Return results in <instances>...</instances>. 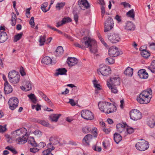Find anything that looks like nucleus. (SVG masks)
<instances>
[{
    "mask_svg": "<svg viewBox=\"0 0 155 155\" xmlns=\"http://www.w3.org/2000/svg\"><path fill=\"white\" fill-rule=\"evenodd\" d=\"M27 130L25 128H22L17 129L12 133L13 136L17 137L16 140L18 144H21L25 143L27 140L26 136Z\"/></svg>",
    "mask_w": 155,
    "mask_h": 155,
    "instance_id": "obj_1",
    "label": "nucleus"
},
{
    "mask_svg": "<svg viewBox=\"0 0 155 155\" xmlns=\"http://www.w3.org/2000/svg\"><path fill=\"white\" fill-rule=\"evenodd\" d=\"M152 94V91L150 88L149 90L143 91L137 96V100L140 104H147L150 101Z\"/></svg>",
    "mask_w": 155,
    "mask_h": 155,
    "instance_id": "obj_2",
    "label": "nucleus"
},
{
    "mask_svg": "<svg viewBox=\"0 0 155 155\" xmlns=\"http://www.w3.org/2000/svg\"><path fill=\"white\" fill-rule=\"evenodd\" d=\"M9 81L13 84L18 83L20 79V75L18 73L14 70L9 72L8 73Z\"/></svg>",
    "mask_w": 155,
    "mask_h": 155,
    "instance_id": "obj_3",
    "label": "nucleus"
},
{
    "mask_svg": "<svg viewBox=\"0 0 155 155\" xmlns=\"http://www.w3.org/2000/svg\"><path fill=\"white\" fill-rule=\"evenodd\" d=\"M120 79L118 76L110 78L107 81V84L108 87H114L120 86Z\"/></svg>",
    "mask_w": 155,
    "mask_h": 155,
    "instance_id": "obj_4",
    "label": "nucleus"
},
{
    "mask_svg": "<svg viewBox=\"0 0 155 155\" xmlns=\"http://www.w3.org/2000/svg\"><path fill=\"white\" fill-rule=\"evenodd\" d=\"M149 144L148 142L143 139L137 142L136 145V149L140 151H144L147 150L149 147Z\"/></svg>",
    "mask_w": 155,
    "mask_h": 155,
    "instance_id": "obj_5",
    "label": "nucleus"
},
{
    "mask_svg": "<svg viewBox=\"0 0 155 155\" xmlns=\"http://www.w3.org/2000/svg\"><path fill=\"white\" fill-rule=\"evenodd\" d=\"M81 45L78 43H75L74 45L76 47L81 48L82 49H85V47H88L90 44H91L90 41V38L87 37H84L83 39L81 41Z\"/></svg>",
    "mask_w": 155,
    "mask_h": 155,
    "instance_id": "obj_6",
    "label": "nucleus"
},
{
    "mask_svg": "<svg viewBox=\"0 0 155 155\" xmlns=\"http://www.w3.org/2000/svg\"><path fill=\"white\" fill-rule=\"evenodd\" d=\"M107 37L108 40L112 43H116L120 40V38L119 34L114 32L108 33Z\"/></svg>",
    "mask_w": 155,
    "mask_h": 155,
    "instance_id": "obj_7",
    "label": "nucleus"
},
{
    "mask_svg": "<svg viewBox=\"0 0 155 155\" xmlns=\"http://www.w3.org/2000/svg\"><path fill=\"white\" fill-rule=\"evenodd\" d=\"M129 115L130 118L134 120H137L142 117L141 113L139 110L134 109L130 111Z\"/></svg>",
    "mask_w": 155,
    "mask_h": 155,
    "instance_id": "obj_8",
    "label": "nucleus"
},
{
    "mask_svg": "<svg viewBox=\"0 0 155 155\" xmlns=\"http://www.w3.org/2000/svg\"><path fill=\"white\" fill-rule=\"evenodd\" d=\"M100 72L103 76H106L111 73V70L109 67H108L104 64H101L99 67Z\"/></svg>",
    "mask_w": 155,
    "mask_h": 155,
    "instance_id": "obj_9",
    "label": "nucleus"
},
{
    "mask_svg": "<svg viewBox=\"0 0 155 155\" xmlns=\"http://www.w3.org/2000/svg\"><path fill=\"white\" fill-rule=\"evenodd\" d=\"M18 99L15 97L10 98L8 101L9 108L12 110H14L18 106Z\"/></svg>",
    "mask_w": 155,
    "mask_h": 155,
    "instance_id": "obj_10",
    "label": "nucleus"
},
{
    "mask_svg": "<svg viewBox=\"0 0 155 155\" xmlns=\"http://www.w3.org/2000/svg\"><path fill=\"white\" fill-rule=\"evenodd\" d=\"M104 24V32H105L110 31L114 27V21L111 18H108L105 21Z\"/></svg>",
    "mask_w": 155,
    "mask_h": 155,
    "instance_id": "obj_11",
    "label": "nucleus"
},
{
    "mask_svg": "<svg viewBox=\"0 0 155 155\" xmlns=\"http://www.w3.org/2000/svg\"><path fill=\"white\" fill-rule=\"evenodd\" d=\"M81 115L82 118L86 120H91L94 118L93 114L88 110H82L81 112Z\"/></svg>",
    "mask_w": 155,
    "mask_h": 155,
    "instance_id": "obj_12",
    "label": "nucleus"
},
{
    "mask_svg": "<svg viewBox=\"0 0 155 155\" xmlns=\"http://www.w3.org/2000/svg\"><path fill=\"white\" fill-rule=\"evenodd\" d=\"M109 55L113 57H116L120 54H122V52H119L118 48L112 46L110 47L108 51Z\"/></svg>",
    "mask_w": 155,
    "mask_h": 155,
    "instance_id": "obj_13",
    "label": "nucleus"
},
{
    "mask_svg": "<svg viewBox=\"0 0 155 155\" xmlns=\"http://www.w3.org/2000/svg\"><path fill=\"white\" fill-rule=\"evenodd\" d=\"M111 103L106 101H100L98 104V106L102 112L106 114L109 106L110 105Z\"/></svg>",
    "mask_w": 155,
    "mask_h": 155,
    "instance_id": "obj_14",
    "label": "nucleus"
},
{
    "mask_svg": "<svg viewBox=\"0 0 155 155\" xmlns=\"http://www.w3.org/2000/svg\"><path fill=\"white\" fill-rule=\"evenodd\" d=\"M90 41L91 43V44H90L89 47L90 51L92 53L95 54L97 52L96 41L94 40H92L90 38Z\"/></svg>",
    "mask_w": 155,
    "mask_h": 155,
    "instance_id": "obj_15",
    "label": "nucleus"
},
{
    "mask_svg": "<svg viewBox=\"0 0 155 155\" xmlns=\"http://www.w3.org/2000/svg\"><path fill=\"white\" fill-rule=\"evenodd\" d=\"M78 5L82 10L88 9L90 8V5L87 0H81L78 2Z\"/></svg>",
    "mask_w": 155,
    "mask_h": 155,
    "instance_id": "obj_16",
    "label": "nucleus"
},
{
    "mask_svg": "<svg viewBox=\"0 0 155 155\" xmlns=\"http://www.w3.org/2000/svg\"><path fill=\"white\" fill-rule=\"evenodd\" d=\"M127 127H128V126L126 124H118L116 125V128L118 132L121 133L123 132H125V129Z\"/></svg>",
    "mask_w": 155,
    "mask_h": 155,
    "instance_id": "obj_17",
    "label": "nucleus"
},
{
    "mask_svg": "<svg viewBox=\"0 0 155 155\" xmlns=\"http://www.w3.org/2000/svg\"><path fill=\"white\" fill-rule=\"evenodd\" d=\"M71 21V19L69 17L64 18L61 21L56 22V23L57 24L56 26L58 28L66 23Z\"/></svg>",
    "mask_w": 155,
    "mask_h": 155,
    "instance_id": "obj_18",
    "label": "nucleus"
},
{
    "mask_svg": "<svg viewBox=\"0 0 155 155\" xmlns=\"http://www.w3.org/2000/svg\"><path fill=\"white\" fill-rule=\"evenodd\" d=\"M147 124L151 128H153L155 126V116H152L147 120Z\"/></svg>",
    "mask_w": 155,
    "mask_h": 155,
    "instance_id": "obj_19",
    "label": "nucleus"
},
{
    "mask_svg": "<svg viewBox=\"0 0 155 155\" xmlns=\"http://www.w3.org/2000/svg\"><path fill=\"white\" fill-rule=\"evenodd\" d=\"M138 74L140 78L141 79L147 78L148 76V74L144 69H141L138 72Z\"/></svg>",
    "mask_w": 155,
    "mask_h": 155,
    "instance_id": "obj_20",
    "label": "nucleus"
},
{
    "mask_svg": "<svg viewBox=\"0 0 155 155\" xmlns=\"http://www.w3.org/2000/svg\"><path fill=\"white\" fill-rule=\"evenodd\" d=\"M61 115V114H51L49 116V120L51 122H57Z\"/></svg>",
    "mask_w": 155,
    "mask_h": 155,
    "instance_id": "obj_21",
    "label": "nucleus"
},
{
    "mask_svg": "<svg viewBox=\"0 0 155 155\" xmlns=\"http://www.w3.org/2000/svg\"><path fill=\"white\" fill-rule=\"evenodd\" d=\"M67 63L69 66H73L77 63L78 60L75 58H68L67 59Z\"/></svg>",
    "mask_w": 155,
    "mask_h": 155,
    "instance_id": "obj_22",
    "label": "nucleus"
},
{
    "mask_svg": "<svg viewBox=\"0 0 155 155\" xmlns=\"http://www.w3.org/2000/svg\"><path fill=\"white\" fill-rule=\"evenodd\" d=\"M67 72V70L65 68H59L56 70V72L55 73L54 75L57 76L59 75H64L66 74Z\"/></svg>",
    "mask_w": 155,
    "mask_h": 155,
    "instance_id": "obj_23",
    "label": "nucleus"
},
{
    "mask_svg": "<svg viewBox=\"0 0 155 155\" xmlns=\"http://www.w3.org/2000/svg\"><path fill=\"white\" fill-rule=\"evenodd\" d=\"M7 35L6 33L4 31H0V43H2L5 42L7 39Z\"/></svg>",
    "mask_w": 155,
    "mask_h": 155,
    "instance_id": "obj_24",
    "label": "nucleus"
},
{
    "mask_svg": "<svg viewBox=\"0 0 155 155\" xmlns=\"http://www.w3.org/2000/svg\"><path fill=\"white\" fill-rule=\"evenodd\" d=\"M64 50L62 46H58L55 52V55L56 57L61 56L63 54Z\"/></svg>",
    "mask_w": 155,
    "mask_h": 155,
    "instance_id": "obj_25",
    "label": "nucleus"
},
{
    "mask_svg": "<svg viewBox=\"0 0 155 155\" xmlns=\"http://www.w3.org/2000/svg\"><path fill=\"white\" fill-rule=\"evenodd\" d=\"M117 110V108L115 105L111 103L110 105L109 106L107 110V111L106 114H109L114 112Z\"/></svg>",
    "mask_w": 155,
    "mask_h": 155,
    "instance_id": "obj_26",
    "label": "nucleus"
},
{
    "mask_svg": "<svg viewBox=\"0 0 155 155\" xmlns=\"http://www.w3.org/2000/svg\"><path fill=\"white\" fill-rule=\"evenodd\" d=\"M125 29L127 30H134L135 29V26L132 22L128 21L126 23Z\"/></svg>",
    "mask_w": 155,
    "mask_h": 155,
    "instance_id": "obj_27",
    "label": "nucleus"
},
{
    "mask_svg": "<svg viewBox=\"0 0 155 155\" xmlns=\"http://www.w3.org/2000/svg\"><path fill=\"white\" fill-rule=\"evenodd\" d=\"M39 94L44 99V100L47 101L50 105L52 106L53 105V104L50 100V99L47 97V96L43 92L41 91H39Z\"/></svg>",
    "mask_w": 155,
    "mask_h": 155,
    "instance_id": "obj_28",
    "label": "nucleus"
},
{
    "mask_svg": "<svg viewBox=\"0 0 155 155\" xmlns=\"http://www.w3.org/2000/svg\"><path fill=\"white\" fill-rule=\"evenodd\" d=\"M122 137L120 134L116 133L114 134V139L116 143L118 144L122 140Z\"/></svg>",
    "mask_w": 155,
    "mask_h": 155,
    "instance_id": "obj_29",
    "label": "nucleus"
},
{
    "mask_svg": "<svg viewBox=\"0 0 155 155\" xmlns=\"http://www.w3.org/2000/svg\"><path fill=\"white\" fill-rule=\"evenodd\" d=\"M140 51H141V55L142 57L145 58H147L150 55L149 52L145 49H142L140 48Z\"/></svg>",
    "mask_w": 155,
    "mask_h": 155,
    "instance_id": "obj_30",
    "label": "nucleus"
},
{
    "mask_svg": "<svg viewBox=\"0 0 155 155\" xmlns=\"http://www.w3.org/2000/svg\"><path fill=\"white\" fill-rule=\"evenodd\" d=\"M93 136L90 134L86 135L83 139V141L85 142L87 144L89 145V143L92 139Z\"/></svg>",
    "mask_w": 155,
    "mask_h": 155,
    "instance_id": "obj_31",
    "label": "nucleus"
},
{
    "mask_svg": "<svg viewBox=\"0 0 155 155\" xmlns=\"http://www.w3.org/2000/svg\"><path fill=\"white\" fill-rule=\"evenodd\" d=\"M133 69L128 67L124 71V74L127 76H132L133 74Z\"/></svg>",
    "mask_w": 155,
    "mask_h": 155,
    "instance_id": "obj_32",
    "label": "nucleus"
},
{
    "mask_svg": "<svg viewBox=\"0 0 155 155\" xmlns=\"http://www.w3.org/2000/svg\"><path fill=\"white\" fill-rule=\"evenodd\" d=\"M51 61L52 60L50 57L46 56L43 58L41 60V62L47 65L50 64L51 63Z\"/></svg>",
    "mask_w": 155,
    "mask_h": 155,
    "instance_id": "obj_33",
    "label": "nucleus"
},
{
    "mask_svg": "<svg viewBox=\"0 0 155 155\" xmlns=\"http://www.w3.org/2000/svg\"><path fill=\"white\" fill-rule=\"evenodd\" d=\"M27 140L28 143L31 144L32 146L36 147L37 146V144L35 142L33 137H29L27 138Z\"/></svg>",
    "mask_w": 155,
    "mask_h": 155,
    "instance_id": "obj_34",
    "label": "nucleus"
},
{
    "mask_svg": "<svg viewBox=\"0 0 155 155\" xmlns=\"http://www.w3.org/2000/svg\"><path fill=\"white\" fill-rule=\"evenodd\" d=\"M17 17L15 14L14 12H12V19L11 24L12 26H15L16 24V20Z\"/></svg>",
    "mask_w": 155,
    "mask_h": 155,
    "instance_id": "obj_35",
    "label": "nucleus"
},
{
    "mask_svg": "<svg viewBox=\"0 0 155 155\" xmlns=\"http://www.w3.org/2000/svg\"><path fill=\"white\" fill-rule=\"evenodd\" d=\"M148 69L153 73H155V60L153 61L150 65L148 67Z\"/></svg>",
    "mask_w": 155,
    "mask_h": 155,
    "instance_id": "obj_36",
    "label": "nucleus"
},
{
    "mask_svg": "<svg viewBox=\"0 0 155 155\" xmlns=\"http://www.w3.org/2000/svg\"><path fill=\"white\" fill-rule=\"evenodd\" d=\"M28 96L32 103L34 104H36V103L37 101L36 97L34 94H31L28 95Z\"/></svg>",
    "mask_w": 155,
    "mask_h": 155,
    "instance_id": "obj_37",
    "label": "nucleus"
},
{
    "mask_svg": "<svg viewBox=\"0 0 155 155\" xmlns=\"http://www.w3.org/2000/svg\"><path fill=\"white\" fill-rule=\"evenodd\" d=\"M127 15L132 18L134 19L135 17V12L133 9L129 11L126 13Z\"/></svg>",
    "mask_w": 155,
    "mask_h": 155,
    "instance_id": "obj_38",
    "label": "nucleus"
},
{
    "mask_svg": "<svg viewBox=\"0 0 155 155\" xmlns=\"http://www.w3.org/2000/svg\"><path fill=\"white\" fill-rule=\"evenodd\" d=\"M46 36H41L39 38V46H41L44 45L46 41Z\"/></svg>",
    "mask_w": 155,
    "mask_h": 155,
    "instance_id": "obj_39",
    "label": "nucleus"
},
{
    "mask_svg": "<svg viewBox=\"0 0 155 155\" xmlns=\"http://www.w3.org/2000/svg\"><path fill=\"white\" fill-rule=\"evenodd\" d=\"M50 143L52 145H55L59 143L58 141L53 137H51L49 139Z\"/></svg>",
    "mask_w": 155,
    "mask_h": 155,
    "instance_id": "obj_40",
    "label": "nucleus"
},
{
    "mask_svg": "<svg viewBox=\"0 0 155 155\" xmlns=\"http://www.w3.org/2000/svg\"><path fill=\"white\" fill-rule=\"evenodd\" d=\"M23 35V33L21 32L15 35L14 36V42H16L18 41L21 38Z\"/></svg>",
    "mask_w": 155,
    "mask_h": 155,
    "instance_id": "obj_41",
    "label": "nucleus"
},
{
    "mask_svg": "<svg viewBox=\"0 0 155 155\" xmlns=\"http://www.w3.org/2000/svg\"><path fill=\"white\" fill-rule=\"evenodd\" d=\"M23 84L26 87H31L33 86L32 83L30 80L25 81L23 82Z\"/></svg>",
    "mask_w": 155,
    "mask_h": 155,
    "instance_id": "obj_42",
    "label": "nucleus"
},
{
    "mask_svg": "<svg viewBox=\"0 0 155 155\" xmlns=\"http://www.w3.org/2000/svg\"><path fill=\"white\" fill-rule=\"evenodd\" d=\"M5 149L11 151L14 154H16L18 153L15 148L11 146H7L5 147Z\"/></svg>",
    "mask_w": 155,
    "mask_h": 155,
    "instance_id": "obj_43",
    "label": "nucleus"
},
{
    "mask_svg": "<svg viewBox=\"0 0 155 155\" xmlns=\"http://www.w3.org/2000/svg\"><path fill=\"white\" fill-rule=\"evenodd\" d=\"M91 131V128L88 126H85L82 128V131L84 134L88 133Z\"/></svg>",
    "mask_w": 155,
    "mask_h": 155,
    "instance_id": "obj_44",
    "label": "nucleus"
},
{
    "mask_svg": "<svg viewBox=\"0 0 155 155\" xmlns=\"http://www.w3.org/2000/svg\"><path fill=\"white\" fill-rule=\"evenodd\" d=\"M48 5V2H45L41 5V9L45 13L47 12V11L45 8L47 7Z\"/></svg>",
    "mask_w": 155,
    "mask_h": 155,
    "instance_id": "obj_45",
    "label": "nucleus"
},
{
    "mask_svg": "<svg viewBox=\"0 0 155 155\" xmlns=\"http://www.w3.org/2000/svg\"><path fill=\"white\" fill-rule=\"evenodd\" d=\"M65 5V3L64 2H58V3L56 6V8L58 10H60Z\"/></svg>",
    "mask_w": 155,
    "mask_h": 155,
    "instance_id": "obj_46",
    "label": "nucleus"
},
{
    "mask_svg": "<svg viewBox=\"0 0 155 155\" xmlns=\"http://www.w3.org/2000/svg\"><path fill=\"white\" fill-rule=\"evenodd\" d=\"M114 62V60L111 58H108L106 59V62L109 64H112Z\"/></svg>",
    "mask_w": 155,
    "mask_h": 155,
    "instance_id": "obj_47",
    "label": "nucleus"
},
{
    "mask_svg": "<svg viewBox=\"0 0 155 155\" xmlns=\"http://www.w3.org/2000/svg\"><path fill=\"white\" fill-rule=\"evenodd\" d=\"M127 128H126V131L127 134H131L133 133L134 131V129L133 127H127Z\"/></svg>",
    "mask_w": 155,
    "mask_h": 155,
    "instance_id": "obj_48",
    "label": "nucleus"
},
{
    "mask_svg": "<svg viewBox=\"0 0 155 155\" xmlns=\"http://www.w3.org/2000/svg\"><path fill=\"white\" fill-rule=\"evenodd\" d=\"M4 90L5 94H8L11 93L13 91L12 88H4Z\"/></svg>",
    "mask_w": 155,
    "mask_h": 155,
    "instance_id": "obj_49",
    "label": "nucleus"
},
{
    "mask_svg": "<svg viewBox=\"0 0 155 155\" xmlns=\"http://www.w3.org/2000/svg\"><path fill=\"white\" fill-rule=\"evenodd\" d=\"M6 126V125L4 126L0 125V133H3L6 131L7 130Z\"/></svg>",
    "mask_w": 155,
    "mask_h": 155,
    "instance_id": "obj_50",
    "label": "nucleus"
},
{
    "mask_svg": "<svg viewBox=\"0 0 155 155\" xmlns=\"http://www.w3.org/2000/svg\"><path fill=\"white\" fill-rule=\"evenodd\" d=\"M29 24L31 25V27L32 28H34L35 24L34 22V17H32L30 20Z\"/></svg>",
    "mask_w": 155,
    "mask_h": 155,
    "instance_id": "obj_51",
    "label": "nucleus"
},
{
    "mask_svg": "<svg viewBox=\"0 0 155 155\" xmlns=\"http://www.w3.org/2000/svg\"><path fill=\"white\" fill-rule=\"evenodd\" d=\"M53 145L49 143L48 144L47 146L48 148L47 149H49V150L51 151V152L52 150H53L54 149V147Z\"/></svg>",
    "mask_w": 155,
    "mask_h": 155,
    "instance_id": "obj_52",
    "label": "nucleus"
},
{
    "mask_svg": "<svg viewBox=\"0 0 155 155\" xmlns=\"http://www.w3.org/2000/svg\"><path fill=\"white\" fill-rule=\"evenodd\" d=\"M40 124L46 127H48L49 124L48 122H46L45 120H41L40 121Z\"/></svg>",
    "mask_w": 155,
    "mask_h": 155,
    "instance_id": "obj_53",
    "label": "nucleus"
},
{
    "mask_svg": "<svg viewBox=\"0 0 155 155\" xmlns=\"http://www.w3.org/2000/svg\"><path fill=\"white\" fill-rule=\"evenodd\" d=\"M120 4L123 5L124 8L129 7V8H130L131 7V5L125 2H121Z\"/></svg>",
    "mask_w": 155,
    "mask_h": 155,
    "instance_id": "obj_54",
    "label": "nucleus"
},
{
    "mask_svg": "<svg viewBox=\"0 0 155 155\" xmlns=\"http://www.w3.org/2000/svg\"><path fill=\"white\" fill-rule=\"evenodd\" d=\"M20 72L22 76H24L25 75L26 73L23 68L22 67L20 68Z\"/></svg>",
    "mask_w": 155,
    "mask_h": 155,
    "instance_id": "obj_55",
    "label": "nucleus"
},
{
    "mask_svg": "<svg viewBox=\"0 0 155 155\" xmlns=\"http://www.w3.org/2000/svg\"><path fill=\"white\" fill-rule=\"evenodd\" d=\"M30 151L31 152H32L33 153H36V152H37L38 151L39 149L35 147L33 148H30Z\"/></svg>",
    "mask_w": 155,
    "mask_h": 155,
    "instance_id": "obj_56",
    "label": "nucleus"
},
{
    "mask_svg": "<svg viewBox=\"0 0 155 155\" xmlns=\"http://www.w3.org/2000/svg\"><path fill=\"white\" fill-rule=\"evenodd\" d=\"M102 88H95V93L96 94H97L101 92Z\"/></svg>",
    "mask_w": 155,
    "mask_h": 155,
    "instance_id": "obj_57",
    "label": "nucleus"
},
{
    "mask_svg": "<svg viewBox=\"0 0 155 155\" xmlns=\"http://www.w3.org/2000/svg\"><path fill=\"white\" fill-rule=\"evenodd\" d=\"M93 82L94 87H99L101 86L99 84H97V82L96 80H93Z\"/></svg>",
    "mask_w": 155,
    "mask_h": 155,
    "instance_id": "obj_58",
    "label": "nucleus"
},
{
    "mask_svg": "<svg viewBox=\"0 0 155 155\" xmlns=\"http://www.w3.org/2000/svg\"><path fill=\"white\" fill-rule=\"evenodd\" d=\"M110 89L112 93L114 94H116L117 93L118 90L117 89V88H109Z\"/></svg>",
    "mask_w": 155,
    "mask_h": 155,
    "instance_id": "obj_59",
    "label": "nucleus"
},
{
    "mask_svg": "<svg viewBox=\"0 0 155 155\" xmlns=\"http://www.w3.org/2000/svg\"><path fill=\"white\" fill-rule=\"evenodd\" d=\"M115 19L118 22H120L121 21V17L118 15H116Z\"/></svg>",
    "mask_w": 155,
    "mask_h": 155,
    "instance_id": "obj_60",
    "label": "nucleus"
},
{
    "mask_svg": "<svg viewBox=\"0 0 155 155\" xmlns=\"http://www.w3.org/2000/svg\"><path fill=\"white\" fill-rule=\"evenodd\" d=\"M49 149H47L42 152L43 154L44 155H49L51 153V151L49 150Z\"/></svg>",
    "mask_w": 155,
    "mask_h": 155,
    "instance_id": "obj_61",
    "label": "nucleus"
},
{
    "mask_svg": "<svg viewBox=\"0 0 155 155\" xmlns=\"http://www.w3.org/2000/svg\"><path fill=\"white\" fill-rule=\"evenodd\" d=\"M64 36L65 38H67L68 39L70 40H71V41H73V38L71 36L68 35H67L66 34H65V33L64 34Z\"/></svg>",
    "mask_w": 155,
    "mask_h": 155,
    "instance_id": "obj_62",
    "label": "nucleus"
},
{
    "mask_svg": "<svg viewBox=\"0 0 155 155\" xmlns=\"http://www.w3.org/2000/svg\"><path fill=\"white\" fill-rule=\"evenodd\" d=\"M32 108L33 109H34L35 108V109L37 110L38 111L39 110V104H38L36 105H32Z\"/></svg>",
    "mask_w": 155,
    "mask_h": 155,
    "instance_id": "obj_63",
    "label": "nucleus"
},
{
    "mask_svg": "<svg viewBox=\"0 0 155 155\" xmlns=\"http://www.w3.org/2000/svg\"><path fill=\"white\" fill-rule=\"evenodd\" d=\"M69 103H70L72 106H75L76 104L75 102L74 101V100L72 99H69Z\"/></svg>",
    "mask_w": 155,
    "mask_h": 155,
    "instance_id": "obj_64",
    "label": "nucleus"
}]
</instances>
